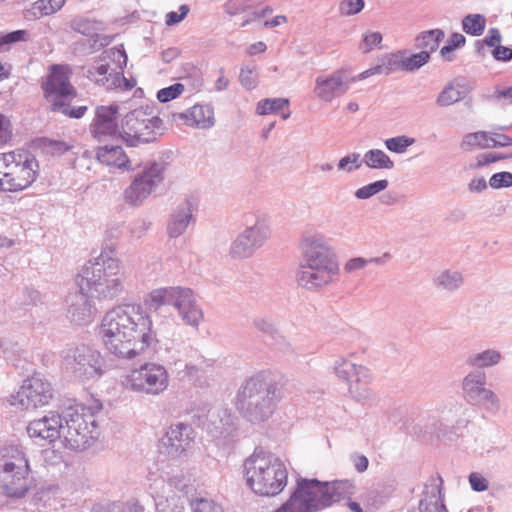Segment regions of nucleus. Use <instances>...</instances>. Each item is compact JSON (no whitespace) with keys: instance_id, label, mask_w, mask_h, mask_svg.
Wrapping results in <instances>:
<instances>
[{"instance_id":"1","label":"nucleus","mask_w":512,"mask_h":512,"mask_svg":"<svg viewBox=\"0 0 512 512\" xmlns=\"http://www.w3.org/2000/svg\"><path fill=\"white\" fill-rule=\"evenodd\" d=\"M99 334L107 351L122 359H134L156 341L157 336L150 316L140 305L129 304L108 311Z\"/></svg>"},{"instance_id":"2","label":"nucleus","mask_w":512,"mask_h":512,"mask_svg":"<svg viewBox=\"0 0 512 512\" xmlns=\"http://www.w3.org/2000/svg\"><path fill=\"white\" fill-rule=\"evenodd\" d=\"M300 248L301 260L295 274L299 287L318 292L338 277L340 267L337 255L322 235L305 236Z\"/></svg>"},{"instance_id":"3","label":"nucleus","mask_w":512,"mask_h":512,"mask_svg":"<svg viewBox=\"0 0 512 512\" xmlns=\"http://www.w3.org/2000/svg\"><path fill=\"white\" fill-rule=\"evenodd\" d=\"M115 242H106L94 261H89L77 277V285L98 299L112 300L124 290L121 261L114 256Z\"/></svg>"},{"instance_id":"4","label":"nucleus","mask_w":512,"mask_h":512,"mask_svg":"<svg viewBox=\"0 0 512 512\" xmlns=\"http://www.w3.org/2000/svg\"><path fill=\"white\" fill-rule=\"evenodd\" d=\"M282 398V390L277 382L263 373L247 379L239 388L236 408L251 423L266 421Z\"/></svg>"},{"instance_id":"5","label":"nucleus","mask_w":512,"mask_h":512,"mask_svg":"<svg viewBox=\"0 0 512 512\" xmlns=\"http://www.w3.org/2000/svg\"><path fill=\"white\" fill-rule=\"evenodd\" d=\"M243 472L247 486L260 496H276L287 485L285 464L262 448H256L244 461Z\"/></svg>"},{"instance_id":"6","label":"nucleus","mask_w":512,"mask_h":512,"mask_svg":"<svg viewBox=\"0 0 512 512\" xmlns=\"http://www.w3.org/2000/svg\"><path fill=\"white\" fill-rule=\"evenodd\" d=\"M148 308L156 313L165 312L167 307L177 309L182 320L197 328L203 320V311L197 303L194 292L186 287H165L153 290L146 301Z\"/></svg>"},{"instance_id":"7","label":"nucleus","mask_w":512,"mask_h":512,"mask_svg":"<svg viewBox=\"0 0 512 512\" xmlns=\"http://www.w3.org/2000/svg\"><path fill=\"white\" fill-rule=\"evenodd\" d=\"M63 440L66 448L84 450L90 447L99 437V429L95 415L90 408L71 406L63 412Z\"/></svg>"},{"instance_id":"8","label":"nucleus","mask_w":512,"mask_h":512,"mask_svg":"<svg viewBox=\"0 0 512 512\" xmlns=\"http://www.w3.org/2000/svg\"><path fill=\"white\" fill-rule=\"evenodd\" d=\"M163 121L148 106L128 112L121 120L120 138L130 147L154 142L162 134Z\"/></svg>"},{"instance_id":"9","label":"nucleus","mask_w":512,"mask_h":512,"mask_svg":"<svg viewBox=\"0 0 512 512\" xmlns=\"http://www.w3.org/2000/svg\"><path fill=\"white\" fill-rule=\"evenodd\" d=\"M0 457V478L3 490L9 497L22 498L29 490L27 476L28 459L22 448L11 446Z\"/></svg>"},{"instance_id":"10","label":"nucleus","mask_w":512,"mask_h":512,"mask_svg":"<svg viewBox=\"0 0 512 512\" xmlns=\"http://www.w3.org/2000/svg\"><path fill=\"white\" fill-rule=\"evenodd\" d=\"M63 368L80 380L100 378L104 373V359L97 349L80 344L63 352Z\"/></svg>"},{"instance_id":"11","label":"nucleus","mask_w":512,"mask_h":512,"mask_svg":"<svg viewBox=\"0 0 512 512\" xmlns=\"http://www.w3.org/2000/svg\"><path fill=\"white\" fill-rule=\"evenodd\" d=\"M166 168L167 163L164 161H152L147 163L125 189V202L132 206L141 205L157 186L162 183Z\"/></svg>"},{"instance_id":"12","label":"nucleus","mask_w":512,"mask_h":512,"mask_svg":"<svg viewBox=\"0 0 512 512\" xmlns=\"http://www.w3.org/2000/svg\"><path fill=\"white\" fill-rule=\"evenodd\" d=\"M39 175V162L25 150L12 151L9 176H6V192H20L30 187Z\"/></svg>"},{"instance_id":"13","label":"nucleus","mask_w":512,"mask_h":512,"mask_svg":"<svg viewBox=\"0 0 512 512\" xmlns=\"http://www.w3.org/2000/svg\"><path fill=\"white\" fill-rule=\"evenodd\" d=\"M128 384L133 391L158 395L167 389L169 376L164 366L157 363H145L131 372Z\"/></svg>"},{"instance_id":"14","label":"nucleus","mask_w":512,"mask_h":512,"mask_svg":"<svg viewBox=\"0 0 512 512\" xmlns=\"http://www.w3.org/2000/svg\"><path fill=\"white\" fill-rule=\"evenodd\" d=\"M270 234L271 230L267 220L257 217L255 222L248 225L232 242L230 255L236 259L251 257L257 249L264 245Z\"/></svg>"},{"instance_id":"15","label":"nucleus","mask_w":512,"mask_h":512,"mask_svg":"<svg viewBox=\"0 0 512 512\" xmlns=\"http://www.w3.org/2000/svg\"><path fill=\"white\" fill-rule=\"evenodd\" d=\"M485 384L484 372H470L462 382L464 398L473 405L484 406L488 412L497 413L500 409V400L492 390L485 388Z\"/></svg>"},{"instance_id":"16","label":"nucleus","mask_w":512,"mask_h":512,"mask_svg":"<svg viewBox=\"0 0 512 512\" xmlns=\"http://www.w3.org/2000/svg\"><path fill=\"white\" fill-rule=\"evenodd\" d=\"M297 482L303 488L307 499H311L310 504L315 512L339 501L343 495L344 483L340 481L321 482L317 479L301 478Z\"/></svg>"},{"instance_id":"17","label":"nucleus","mask_w":512,"mask_h":512,"mask_svg":"<svg viewBox=\"0 0 512 512\" xmlns=\"http://www.w3.org/2000/svg\"><path fill=\"white\" fill-rule=\"evenodd\" d=\"M72 71L68 65L54 64L50 68L45 81L42 82V90L45 99L51 104L55 99L76 96V89L70 82Z\"/></svg>"},{"instance_id":"18","label":"nucleus","mask_w":512,"mask_h":512,"mask_svg":"<svg viewBox=\"0 0 512 512\" xmlns=\"http://www.w3.org/2000/svg\"><path fill=\"white\" fill-rule=\"evenodd\" d=\"M53 396L51 384L39 376H32L23 381L15 400L24 409H35L49 403Z\"/></svg>"},{"instance_id":"19","label":"nucleus","mask_w":512,"mask_h":512,"mask_svg":"<svg viewBox=\"0 0 512 512\" xmlns=\"http://www.w3.org/2000/svg\"><path fill=\"white\" fill-rule=\"evenodd\" d=\"M194 428L183 422L171 424L161 439L164 453L170 458H178L186 453L195 439Z\"/></svg>"},{"instance_id":"20","label":"nucleus","mask_w":512,"mask_h":512,"mask_svg":"<svg viewBox=\"0 0 512 512\" xmlns=\"http://www.w3.org/2000/svg\"><path fill=\"white\" fill-rule=\"evenodd\" d=\"M118 112L119 106L117 104L96 107L95 116L90 125V133L99 142L120 137L121 128L118 124Z\"/></svg>"},{"instance_id":"21","label":"nucleus","mask_w":512,"mask_h":512,"mask_svg":"<svg viewBox=\"0 0 512 512\" xmlns=\"http://www.w3.org/2000/svg\"><path fill=\"white\" fill-rule=\"evenodd\" d=\"M63 413L50 411L43 417L31 421L27 426V433L31 438L47 441L49 444L60 439L63 440Z\"/></svg>"},{"instance_id":"22","label":"nucleus","mask_w":512,"mask_h":512,"mask_svg":"<svg viewBox=\"0 0 512 512\" xmlns=\"http://www.w3.org/2000/svg\"><path fill=\"white\" fill-rule=\"evenodd\" d=\"M353 82L343 70H337L327 77L318 76L315 80L314 93L319 99L331 102L335 97L345 94Z\"/></svg>"},{"instance_id":"23","label":"nucleus","mask_w":512,"mask_h":512,"mask_svg":"<svg viewBox=\"0 0 512 512\" xmlns=\"http://www.w3.org/2000/svg\"><path fill=\"white\" fill-rule=\"evenodd\" d=\"M89 290H82L71 293L67 297L69 319L76 324H85L92 320L94 308L87 295Z\"/></svg>"},{"instance_id":"24","label":"nucleus","mask_w":512,"mask_h":512,"mask_svg":"<svg viewBox=\"0 0 512 512\" xmlns=\"http://www.w3.org/2000/svg\"><path fill=\"white\" fill-rule=\"evenodd\" d=\"M192 220V203L185 199L172 212L167 224V234L170 238L181 236L185 233Z\"/></svg>"},{"instance_id":"25","label":"nucleus","mask_w":512,"mask_h":512,"mask_svg":"<svg viewBox=\"0 0 512 512\" xmlns=\"http://www.w3.org/2000/svg\"><path fill=\"white\" fill-rule=\"evenodd\" d=\"M439 484L435 483V479L431 478L430 484H426L423 490V498L419 503L420 512H447L445 507L441 485L443 480L438 476Z\"/></svg>"},{"instance_id":"26","label":"nucleus","mask_w":512,"mask_h":512,"mask_svg":"<svg viewBox=\"0 0 512 512\" xmlns=\"http://www.w3.org/2000/svg\"><path fill=\"white\" fill-rule=\"evenodd\" d=\"M334 373L335 375L350 384L354 379L357 382L371 381V373L368 368L363 365H357L345 358H338L334 362Z\"/></svg>"},{"instance_id":"27","label":"nucleus","mask_w":512,"mask_h":512,"mask_svg":"<svg viewBox=\"0 0 512 512\" xmlns=\"http://www.w3.org/2000/svg\"><path fill=\"white\" fill-rule=\"evenodd\" d=\"M188 126L206 129L214 125V110L209 105H194L184 113L177 115Z\"/></svg>"},{"instance_id":"28","label":"nucleus","mask_w":512,"mask_h":512,"mask_svg":"<svg viewBox=\"0 0 512 512\" xmlns=\"http://www.w3.org/2000/svg\"><path fill=\"white\" fill-rule=\"evenodd\" d=\"M96 158L102 164L107 166H115L119 169L132 170L131 161L125 154L121 146H108L98 147Z\"/></svg>"},{"instance_id":"29","label":"nucleus","mask_w":512,"mask_h":512,"mask_svg":"<svg viewBox=\"0 0 512 512\" xmlns=\"http://www.w3.org/2000/svg\"><path fill=\"white\" fill-rule=\"evenodd\" d=\"M444 37V31L439 28L423 31L416 36L415 47L421 51H426L431 56V53L438 49Z\"/></svg>"},{"instance_id":"30","label":"nucleus","mask_w":512,"mask_h":512,"mask_svg":"<svg viewBox=\"0 0 512 512\" xmlns=\"http://www.w3.org/2000/svg\"><path fill=\"white\" fill-rule=\"evenodd\" d=\"M88 107L85 105H73L71 97L55 99L50 104V111L53 113H61L65 117L72 119H80L87 112Z\"/></svg>"},{"instance_id":"31","label":"nucleus","mask_w":512,"mask_h":512,"mask_svg":"<svg viewBox=\"0 0 512 512\" xmlns=\"http://www.w3.org/2000/svg\"><path fill=\"white\" fill-rule=\"evenodd\" d=\"M502 355L495 349H487L480 353H474L467 357L466 364L470 367L483 369L497 365Z\"/></svg>"},{"instance_id":"32","label":"nucleus","mask_w":512,"mask_h":512,"mask_svg":"<svg viewBox=\"0 0 512 512\" xmlns=\"http://www.w3.org/2000/svg\"><path fill=\"white\" fill-rule=\"evenodd\" d=\"M65 3V0H37L30 9L26 10L25 17L40 18L48 16L59 11Z\"/></svg>"},{"instance_id":"33","label":"nucleus","mask_w":512,"mask_h":512,"mask_svg":"<svg viewBox=\"0 0 512 512\" xmlns=\"http://www.w3.org/2000/svg\"><path fill=\"white\" fill-rule=\"evenodd\" d=\"M434 285L447 292H454L463 285V276L458 271L444 270L433 280Z\"/></svg>"},{"instance_id":"34","label":"nucleus","mask_w":512,"mask_h":512,"mask_svg":"<svg viewBox=\"0 0 512 512\" xmlns=\"http://www.w3.org/2000/svg\"><path fill=\"white\" fill-rule=\"evenodd\" d=\"M109 65L101 64L100 66L90 69L88 71L89 77L95 80V82L107 89H112L120 84L119 73L108 74Z\"/></svg>"},{"instance_id":"35","label":"nucleus","mask_w":512,"mask_h":512,"mask_svg":"<svg viewBox=\"0 0 512 512\" xmlns=\"http://www.w3.org/2000/svg\"><path fill=\"white\" fill-rule=\"evenodd\" d=\"M459 84L455 85L454 82H449L436 98V104L439 107H448L456 102L465 98L466 92L460 90Z\"/></svg>"},{"instance_id":"36","label":"nucleus","mask_w":512,"mask_h":512,"mask_svg":"<svg viewBox=\"0 0 512 512\" xmlns=\"http://www.w3.org/2000/svg\"><path fill=\"white\" fill-rule=\"evenodd\" d=\"M363 162L371 169H392L394 162L380 149L368 150L363 157Z\"/></svg>"},{"instance_id":"37","label":"nucleus","mask_w":512,"mask_h":512,"mask_svg":"<svg viewBox=\"0 0 512 512\" xmlns=\"http://www.w3.org/2000/svg\"><path fill=\"white\" fill-rule=\"evenodd\" d=\"M187 498L184 494L173 493L165 498L164 501L156 502L158 512H184Z\"/></svg>"},{"instance_id":"38","label":"nucleus","mask_w":512,"mask_h":512,"mask_svg":"<svg viewBox=\"0 0 512 512\" xmlns=\"http://www.w3.org/2000/svg\"><path fill=\"white\" fill-rule=\"evenodd\" d=\"M486 26V19L482 14H468L462 19V29L472 36L483 34Z\"/></svg>"},{"instance_id":"39","label":"nucleus","mask_w":512,"mask_h":512,"mask_svg":"<svg viewBox=\"0 0 512 512\" xmlns=\"http://www.w3.org/2000/svg\"><path fill=\"white\" fill-rule=\"evenodd\" d=\"M389 256L390 255L388 253H385L382 257H374L369 259L363 257H354L345 263L343 271L347 274H351L365 268L369 264H382L384 263V259L388 258Z\"/></svg>"},{"instance_id":"40","label":"nucleus","mask_w":512,"mask_h":512,"mask_svg":"<svg viewBox=\"0 0 512 512\" xmlns=\"http://www.w3.org/2000/svg\"><path fill=\"white\" fill-rule=\"evenodd\" d=\"M40 147L51 156H61L69 151L72 146L62 140L50 139L47 137L40 139Z\"/></svg>"},{"instance_id":"41","label":"nucleus","mask_w":512,"mask_h":512,"mask_svg":"<svg viewBox=\"0 0 512 512\" xmlns=\"http://www.w3.org/2000/svg\"><path fill=\"white\" fill-rule=\"evenodd\" d=\"M370 381H361L357 382L354 379L350 384H348V391L351 397L360 403H365L372 398L371 390L369 389Z\"/></svg>"},{"instance_id":"42","label":"nucleus","mask_w":512,"mask_h":512,"mask_svg":"<svg viewBox=\"0 0 512 512\" xmlns=\"http://www.w3.org/2000/svg\"><path fill=\"white\" fill-rule=\"evenodd\" d=\"M389 185L388 180L381 179L358 188L354 195L359 200H367L384 191Z\"/></svg>"},{"instance_id":"43","label":"nucleus","mask_w":512,"mask_h":512,"mask_svg":"<svg viewBox=\"0 0 512 512\" xmlns=\"http://www.w3.org/2000/svg\"><path fill=\"white\" fill-rule=\"evenodd\" d=\"M406 54L405 50H399L395 53H390L382 58V63L385 68V75H390L397 71L403 70V55Z\"/></svg>"},{"instance_id":"44","label":"nucleus","mask_w":512,"mask_h":512,"mask_svg":"<svg viewBox=\"0 0 512 512\" xmlns=\"http://www.w3.org/2000/svg\"><path fill=\"white\" fill-rule=\"evenodd\" d=\"M289 105V101L285 98H274L261 100L257 105V113L260 115H267L270 113L283 110Z\"/></svg>"},{"instance_id":"45","label":"nucleus","mask_w":512,"mask_h":512,"mask_svg":"<svg viewBox=\"0 0 512 512\" xmlns=\"http://www.w3.org/2000/svg\"><path fill=\"white\" fill-rule=\"evenodd\" d=\"M487 136L488 131L468 133L463 137L460 143V147L465 151H470L473 147L476 146L482 149H487V147H484L485 142L488 141Z\"/></svg>"},{"instance_id":"46","label":"nucleus","mask_w":512,"mask_h":512,"mask_svg":"<svg viewBox=\"0 0 512 512\" xmlns=\"http://www.w3.org/2000/svg\"><path fill=\"white\" fill-rule=\"evenodd\" d=\"M430 55L426 51H420L412 54L409 57L403 55V71L412 72L415 71L430 61Z\"/></svg>"},{"instance_id":"47","label":"nucleus","mask_w":512,"mask_h":512,"mask_svg":"<svg viewBox=\"0 0 512 512\" xmlns=\"http://www.w3.org/2000/svg\"><path fill=\"white\" fill-rule=\"evenodd\" d=\"M415 142L414 138L406 135L396 136L385 140L386 148L393 153H404L408 147L413 145Z\"/></svg>"},{"instance_id":"48","label":"nucleus","mask_w":512,"mask_h":512,"mask_svg":"<svg viewBox=\"0 0 512 512\" xmlns=\"http://www.w3.org/2000/svg\"><path fill=\"white\" fill-rule=\"evenodd\" d=\"M191 512H223L222 507L212 499L197 497L190 501Z\"/></svg>"},{"instance_id":"49","label":"nucleus","mask_w":512,"mask_h":512,"mask_svg":"<svg viewBox=\"0 0 512 512\" xmlns=\"http://www.w3.org/2000/svg\"><path fill=\"white\" fill-rule=\"evenodd\" d=\"M254 328L264 335L272 338L279 336L277 325L268 317H255L252 322Z\"/></svg>"},{"instance_id":"50","label":"nucleus","mask_w":512,"mask_h":512,"mask_svg":"<svg viewBox=\"0 0 512 512\" xmlns=\"http://www.w3.org/2000/svg\"><path fill=\"white\" fill-rule=\"evenodd\" d=\"M239 80L244 88L252 90L258 84V74L254 68L244 66L241 68Z\"/></svg>"},{"instance_id":"51","label":"nucleus","mask_w":512,"mask_h":512,"mask_svg":"<svg viewBox=\"0 0 512 512\" xmlns=\"http://www.w3.org/2000/svg\"><path fill=\"white\" fill-rule=\"evenodd\" d=\"M183 91V84L174 83L168 87L160 89L157 93V99L162 103H166L177 98Z\"/></svg>"},{"instance_id":"52","label":"nucleus","mask_w":512,"mask_h":512,"mask_svg":"<svg viewBox=\"0 0 512 512\" xmlns=\"http://www.w3.org/2000/svg\"><path fill=\"white\" fill-rule=\"evenodd\" d=\"M364 6V0H342L339 3V13L343 16H352L360 13Z\"/></svg>"},{"instance_id":"53","label":"nucleus","mask_w":512,"mask_h":512,"mask_svg":"<svg viewBox=\"0 0 512 512\" xmlns=\"http://www.w3.org/2000/svg\"><path fill=\"white\" fill-rule=\"evenodd\" d=\"M487 139L484 145L487 149L512 146V138L506 134L488 132Z\"/></svg>"},{"instance_id":"54","label":"nucleus","mask_w":512,"mask_h":512,"mask_svg":"<svg viewBox=\"0 0 512 512\" xmlns=\"http://www.w3.org/2000/svg\"><path fill=\"white\" fill-rule=\"evenodd\" d=\"M489 185L493 189L508 188L512 186L511 172H498L493 174L489 179Z\"/></svg>"},{"instance_id":"55","label":"nucleus","mask_w":512,"mask_h":512,"mask_svg":"<svg viewBox=\"0 0 512 512\" xmlns=\"http://www.w3.org/2000/svg\"><path fill=\"white\" fill-rule=\"evenodd\" d=\"M12 151L0 153V191L6 192L5 178L9 176V167Z\"/></svg>"},{"instance_id":"56","label":"nucleus","mask_w":512,"mask_h":512,"mask_svg":"<svg viewBox=\"0 0 512 512\" xmlns=\"http://www.w3.org/2000/svg\"><path fill=\"white\" fill-rule=\"evenodd\" d=\"M382 34L380 32H369L363 37L360 48L364 53L370 52L374 47H377L382 42Z\"/></svg>"},{"instance_id":"57","label":"nucleus","mask_w":512,"mask_h":512,"mask_svg":"<svg viewBox=\"0 0 512 512\" xmlns=\"http://www.w3.org/2000/svg\"><path fill=\"white\" fill-rule=\"evenodd\" d=\"M360 155L358 153H352L341 158L338 162V169L351 172L361 167V163H358Z\"/></svg>"},{"instance_id":"58","label":"nucleus","mask_w":512,"mask_h":512,"mask_svg":"<svg viewBox=\"0 0 512 512\" xmlns=\"http://www.w3.org/2000/svg\"><path fill=\"white\" fill-rule=\"evenodd\" d=\"M28 32L26 30H15L5 35H0V47L14 44L20 41H26Z\"/></svg>"},{"instance_id":"59","label":"nucleus","mask_w":512,"mask_h":512,"mask_svg":"<svg viewBox=\"0 0 512 512\" xmlns=\"http://www.w3.org/2000/svg\"><path fill=\"white\" fill-rule=\"evenodd\" d=\"M12 125L10 120L0 114V144L4 145L12 139Z\"/></svg>"},{"instance_id":"60","label":"nucleus","mask_w":512,"mask_h":512,"mask_svg":"<svg viewBox=\"0 0 512 512\" xmlns=\"http://www.w3.org/2000/svg\"><path fill=\"white\" fill-rule=\"evenodd\" d=\"M190 9L188 5H181L179 7V14L177 12L171 11L166 14L165 23L167 26H173L175 24L180 23L189 13Z\"/></svg>"},{"instance_id":"61","label":"nucleus","mask_w":512,"mask_h":512,"mask_svg":"<svg viewBox=\"0 0 512 512\" xmlns=\"http://www.w3.org/2000/svg\"><path fill=\"white\" fill-rule=\"evenodd\" d=\"M512 157V154L505 155V154H498V153H486L481 154L477 157V163L475 165L476 168L488 165L490 163L497 162L499 160H503L506 158Z\"/></svg>"},{"instance_id":"62","label":"nucleus","mask_w":512,"mask_h":512,"mask_svg":"<svg viewBox=\"0 0 512 512\" xmlns=\"http://www.w3.org/2000/svg\"><path fill=\"white\" fill-rule=\"evenodd\" d=\"M469 483L471 488L476 492H483L488 489L487 479L477 472H472L469 475Z\"/></svg>"},{"instance_id":"63","label":"nucleus","mask_w":512,"mask_h":512,"mask_svg":"<svg viewBox=\"0 0 512 512\" xmlns=\"http://www.w3.org/2000/svg\"><path fill=\"white\" fill-rule=\"evenodd\" d=\"M492 56L496 61L508 62L512 60V51L506 46H502L501 43L498 46L493 47Z\"/></svg>"},{"instance_id":"64","label":"nucleus","mask_w":512,"mask_h":512,"mask_svg":"<svg viewBox=\"0 0 512 512\" xmlns=\"http://www.w3.org/2000/svg\"><path fill=\"white\" fill-rule=\"evenodd\" d=\"M350 460L357 472L363 473L367 470L369 460L365 455L355 452L350 455Z\"/></svg>"}]
</instances>
